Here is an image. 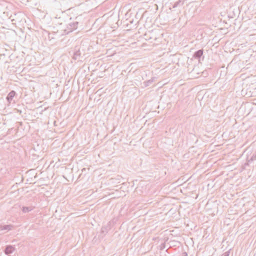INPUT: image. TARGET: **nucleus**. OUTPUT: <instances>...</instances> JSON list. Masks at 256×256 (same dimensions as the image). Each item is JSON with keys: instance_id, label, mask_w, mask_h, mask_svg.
Segmentation results:
<instances>
[{"instance_id": "15", "label": "nucleus", "mask_w": 256, "mask_h": 256, "mask_svg": "<svg viewBox=\"0 0 256 256\" xmlns=\"http://www.w3.org/2000/svg\"><path fill=\"white\" fill-rule=\"evenodd\" d=\"M160 249L162 250H163L165 248V244L164 243V244H162L160 246Z\"/></svg>"}, {"instance_id": "1", "label": "nucleus", "mask_w": 256, "mask_h": 256, "mask_svg": "<svg viewBox=\"0 0 256 256\" xmlns=\"http://www.w3.org/2000/svg\"><path fill=\"white\" fill-rule=\"evenodd\" d=\"M79 22L78 21H74L70 22L67 25L66 28L64 30V34H68L74 30L77 29Z\"/></svg>"}, {"instance_id": "14", "label": "nucleus", "mask_w": 256, "mask_h": 256, "mask_svg": "<svg viewBox=\"0 0 256 256\" xmlns=\"http://www.w3.org/2000/svg\"><path fill=\"white\" fill-rule=\"evenodd\" d=\"M230 254V250H228L225 252H224L222 256H229Z\"/></svg>"}, {"instance_id": "4", "label": "nucleus", "mask_w": 256, "mask_h": 256, "mask_svg": "<svg viewBox=\"0 0 256 256\" xmlns=\"http://www.w3.org/2000/svg\"><path fill=\"white\" fill-rule=\"evenodd\" d=\"M110 225L111 224L109 222L106 225L103 226L101 228V233L105 235L110 229Z\"/></svg>"}, {"instance_id": "11", "label": "nucleus", "mask_w": 256, "mask_h": 256, "mask_svg": "<svg viewBox=\"0 0 256 256\" xmlns=\"http://www.w3.org/2000/svg\"><path fill=\"white\" fill-rule=\"evenodd\" d=\"M12 225H4L2 226H1V230H10L12 229Z\"/></svg>"}, {"instance_id": "7", "label": "nucleus", "mask_w": 256, "mask_h": 256, "mask_svg": "<svg viewBox=\"0 0 256 256\" xmlns=\"http://www.w3.org/2000/svg\"><path fill=\"white\" fill-rule=\"evenodd\" d=\"M184 0H178V1L175 2L172 6V8H176L178 6H182L184 5Z\"/></svg>"}, {"instance_id": "5", "label": "nucleus", "mask_w": 256, "mask_h": 256, "mask_svg": "<svg viewBox=\"0 0 256 256\" xmlns=\"http://www.w3.org/2000/svg\"><path fill=\"white\" fill-rule=\"evenodd\" d=\"M16 92L15 91H14V90L10 91L8 93V96H7L6 98L7 101L9 103H10L12 101L13 98L16 96Z\"/></svg>"}, {"instance_id": "13", "label": "nucleus", "mask_w": 256, "mask_h": 256, "mask_svg": "<svg viewBox=\"0 0 256 256\" xmlns=\"http://www.w3.org/2000/svg\"><path fill=\"white\" fill-rule=\"evenodd\" d=\"M146 40H150L152 39H154V40H156V36H150V37H148V34H146Z\"/></svg>"}, {"instance_id": "10", "label": "nucleus", "mask_w": 256, "mask_h": 256, "mask_svg": "<svg viewBox=\"0 0 256 256\" xmlns=\"http://www.w3.org/2000/svg\"><path fill=\"white\" fill-rule=\"evenodd\" d=\"M254 160H256V152L252 154L250 158L248 156L247 158L248 162H250Z\"/></svg>"}, {"instance_id": "8", "label": "nucleus", "mask_w": 256, "mask_h": 256, "mask_svg": "<svg viewBox=\"0 0 256 256\" xmlns=\"http://www.w3.org/2000/svg\"><path fill=\"white\" fill-rule=\"evenodd\" d=\"M155 78H152L150 80L143 82L144 87L146 88L150 86L154 81Z\"/></svg>"}, {"instance_id": "12", "label": "nucleus", "mask_w": 256, "mask_h": 256, "mask_svg": "<svg viewBox=\"0 0 256 256\" xmlns=\"http://www.w3.org/2000/svg\"><path fill=\"white\" fill-rule=\"evenodd\" d=\"M5 129V126L4 124L2 125L1 126H0V136H4L6 134V132H2V131Z\"/></svg>"}, {"instance_id": "3", "label": "nucleus", "mask_w": 256, "mask_h": 256, "mask_svg": "<svg viewBox=\"0 0 256 256\" xmlns=\"http://www.w3.org/2000/svg\"><path fill=\"white\" fill-rule=\"evenodd\" d=\"M15 250L16 248L14 246L11 245H8L6 246L4 250V252L6 254L10 255V254H12Z\"/></svg>"}, {"instance_id": "6", "label": "nucleus", "mask_w": 256, "mask_h": 256, "mask_svg": "<svg viewBox=\"0 0 256 256\" xmlns=\"http://www.w3.org/2000/svg\"><path fill=\"white\" fill-rule=\"evenodd\" d=\"M204 52L203 49L199 50L196 51L194 54V58L196 59H198L200 60L201 56H202Z\"/></svg>"}, {"instance_id": "9", "label": "nucleus", "mask_w": 256, "mask_h": 256, "mask_svg": "<svg viewBox=\"0 0 256 256\" xmlns=\"http://www.w3.org/2000/svg\"><path fill=\"white\" fill-rule=\"evenodd\" d=\"M34 207L33 206H23L22 208V211L24 213H26L32 211L34 209Z\"/></svg>"}, {"instance_id": "16", "label": "nucleus", "mask_w": 256, "mask_h": 256, "mask_svg": "<svg viewBox=\"0 0 256 256\" xmlns=\"http://www.w3.org/2000/svg\"><path fill=\"white\" fill-rule=\"evenodd\" d=\"M182 256H188L186 252H184L182 254Z\"/></svg>"}, {"instance_id": "2", "label": "nucleus", "mask_w": 256, "mask_h": 256, "mask_svg": "<svg viewBox=\"0 0 256 256\" xmlns=\"http://www.w3.org/2000/svg\"><path fill=\"white\" fill-rule=\"evenodd\" d=\"M74 53L72 56V59L74 60H82V54L84 55V52H83V54L81 50V47L79 46H76L74 47ZM82 51L84 52V50H82Z\"/></svg>"}]
</instances>
